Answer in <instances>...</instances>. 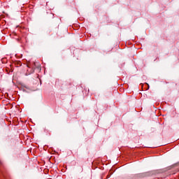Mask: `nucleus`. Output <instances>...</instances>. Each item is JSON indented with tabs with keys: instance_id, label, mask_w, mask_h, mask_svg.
I'll return each mask as SVG.
<instances>
[{
	"instance_id": "obj_1",
	"label": "nucleus",
	"mask_w": 179,
	"mask_h": 179,
	"mask_svg": "<svg viewBox=\"0 0 179 179\" xmlns=\"http://www.w3.org/2000/svg\"><path fill=\"white\" fill-rule=\"evenodd\" d=\"M0 164H1V161H0Z\"/></svg>"
}]
</instances>
